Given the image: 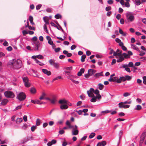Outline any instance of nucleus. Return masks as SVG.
Returning <instances> with one entry per match:
<instances>
[{
	"label": "nucleus",
	"instance_id": "nucleus-1",
	"mask_svg": "<svg viewBox=\"0 0 146 146\" xmlns=\"http://www.w3.org/2000/svg\"><path fill=\"white\" fill-rule=\"evenodd\" d=\"M66 125L68 126L69 129H72V134L73 135H76L78 134L79 131L78 127L76 125H71V122L69 120H67L66 123Z\"/></svg>",
	"mask_w": 146,
	"mask_h": 146
},
{
	"label": "nucleus",
	"instance_id": "nucleus-15",
	"mask_svg": "<svg viewBox=\"0 0 146 146\" xmlns=\"http://www.w3.org/2000/svg\"><path fill=\"white\" fill-rule=\"evenodd\" d=\"M56 141L55 139L52 140L50 142H48L47 144L48 146H51L53 144L56 143Z\"/></svg>",
	"mask_w": 146,
	"mask_h": 146
},
{
	"label": "nucleus",
	"instance_id": "nucleus-35",
	"mask_svg": "<svg viewBox=\"0 0 146 146\" xmlns=\"http://www.w3.org/2000/svg\"><path fill=\"white\" fill-rule=\"evenodd\" d=\"M49 63L50 64L52 65H53L54 63H55V60L54 59H50L49 60Z\"/></svg>",
	"mask_w": 146,
	"mask_h": 146
},
{
	"label": "nucleus",
	"instance_id": "nucleus-19",
	"mask_svg": "<svg viewBox=\"0 0 146 146\" xmlns=\"http://www.w3.org/2000/svg\"><path fill=\"white\" fill-rule=\"evenodd\" d=\"M43 20L44 22L45 23V24H46V25H49V19L47 17H43Z\"/></svg>",
	"mask_w": 146,
	"mask_h": 146
},
{
	"label": "nucleus",
	"instance_id": "nucleus-44",
	"mask_svg": "<svg viewBox=\"0 0 146 146\" xmlns=\"http://www.w3.org/2000/svg\"><path fill=\"white\" fill-rule=\"evenodd\" d=\"M86 55H83L82 56L81 61L82 62H83L85 61V59L86 58Z\"/></svg>",
	"mask_w": 146,
	"mask_h": 146
},
{
	"label": "nucleus",
	"instance_id": "nucleus-46",
	"mask_svg": "<svg viewBox=\"0 0 146 146\" xmlns=\"http://www.w3.org/2000/svg\"><path fill=\"white\" fill-rule=\"evenodd\" d=\"M24 84L25 86L27 87H29L30 86V84L28 81L24 83Z\"/></svg>",
	"mask_w": 146,
	"mask_h": 146
},
{
	"label": "nucleus",
	"instance_id": "nucleus-53",
	"mask_svg": "<svg viewBox=\"0 0 146 146\" xmlns=\"http://www.w3.org/2000/svg\"><path fill=\"white\" fill-rule=\"evenodd\" d=\"M135 2V4L137 5H139L141 4V1H140L139 0H138Z\"/></svg>",
	"mask_w": 146,
	"mask_h": 146
},
{
	"label": "nucleus",
	"instance_id": "nucleus-25",
	"mask_svg": "<svg viewBox=\"0 0 146 146\" xmlns=\"http://www.w3.org/2000/svg\"><path fill=\"white\" fill-rule=\"evenodd\" d=\"M102 74H103V72H101L100 73H97L95 74L94 76L96 78H99V77L100 76H102Z\"/></svg>",
	"mask_w": 146,
	"mask_h": 146
},
{
	"label": "nucleus",
	"instance_id": "nucleus-23",
	"mask_svg": "<svg viewBox=\"0 0 146 146\" xmlns=\"http://www.w3.org/2000/svg\"><path fill=\"white\" fill-rule=\"evenodd\" d=\"M131 48H133V49L138 51L139 52H140L139 48L135 45L133 44H132L131 45Z\"/></svg>",
	"mask_w": 146,
	"mask_h": 146
},
{
	"label": "nucleus",
	"instance_id": "nucleus-31",
	"mask_svg": "<svg viewBox=\"0 0 146 146\" xmlns=\"http://www.w3.org/2000/svg\"><path fill=\"white\" fill-rule=\"evenodd\" d=\"M67 75L68 76L67 77V78L70 80H71L72 79L74 78L75 77L74 76L70 74H69Z\"/></svg>",
	"mask_w": 146,
	"mask_h": 146
},
{
	"label": "nucleus",
	"instance_id": "nucleus-50",
	"mask_svg": "<svg viewBox=\"0 0 146 146\" xmlns=\"http://www.w3.org/2000/svg\"><path fill=\"white\" fill-rule=\"evenodd\" d=\"M111 112L109 110H106L104 111H102L101 112L102 113H103L104 114L110 113Z\"/></svg>",
	"mask_w": 146,
	"mask_h": 146
},
{
	"label": "nucleus",
	"instance_id": "nucleus-47",
	"mask_svg": "<svg viewBox=\"0 0 146 146\" xmlns=\"http://www.w3.org/2000/svg\"><path fill=\"white\" fill-rule=\"evenodd\" d=\"M64 69L66 70H71L72 69V66H70L68 67H66L64 68Z\"/></svg>",
	"mask_w": 146,
	"mask_h": 146
},
{
	"label": "nucleus",
	"instance_id": "nucleus-22",
	"mask_svg": "<svg viewBox=\"0 0 146 146\" xmlns=\"http://www.w3.org/2000/svg\"><path fill=\"white\" fill-rule=\"evenodd\" d=\"M16 62L15 59H13L9 61L8 62V64L9 65H13V64Z\"/></svg>",
	"mask_w": 146,
	"mask_h": 146
},
{
	"label": "nucleus",
	"instance_id": "nucleus-49",
	"mask_svg": "<svg viewBox=\"0 0 146 146\" xmlns=\"http://www.w3.org/2000/svg\"><path fill=\"white\" fill-rule=\"evenodd\" d=\"M95 133H91L89 135V137L90 139L93 138L95 135Z\"/></svg>",
	"mask_w": 146,
	"mask_h": 146
},
{
	"label": "nucleus",
	"instance_id": "nucleus-37",
	"mask_svg": "<svg viewBox=\"0 0 146 146\" xmlns=\"http://www.w3.org/2000/svg\"><path fill=\"white\" fill-rule=\"evenodd\" d=\"M35 62L36 63L38 64L40 66H42L44 65V64L37 60H35Z\"/></svg>",
	"mask_w": 146,
	"mask_h": 146
},
{
	"label": "nucleus",
	"instance_id": "nucleus-60",
	"mask_svg": "<svg viewBox=\"0 0 146 146\" xmlns=\"http://www.w3.org/2000/svg\"><path fill=\"white\" fill-rule=\"evenodd\" d=\"M72 82H73L74 83H75L76 84H79V82L78 81H76L74 80L73 78L71 80Z\"/></svg>",
	"mask_w": 146,
	"mask_h": 146
},
{
	"label": "nucleus",
	"instance_id": "nucleus-3",
	"mask_svg": "<svg viewBox=\"0 0 146 146\" xmlns=\"http://www.w3.org/2000/svg\"><path fill=\"white\" fill-rule=\"evenodd\" d=\"M127 19L128 22H131L134 19V17L132 13L128 12L126 14Z\"/></svg>",
	"mask_w": 146,
	"mask_h": 146
},
{
	"label": "nucleus",
	"instance_id": "nucleus-52",
	"mask_svg": "<svg viewBox=\"0 0 146 146\" xmlns=\"http://www.w3.org/2000/svg\"><path fill=\"white\" fill-rule=\"evenodd\" d=\"M36 126L33 125L32 126L31 128V131H34L35 129L36 128Z\"/></svg>",
	"mask_w": 146,
	"mask_h": 146
},
{
	"label": "nucleus",
	"instance_id": "nucleus-14",
	"mask_svg": "<svg viewBox=\"0 0 146 146\" xmlns=\"http://www.w3.org/2000/svg\"><path fill=\"white\" fill-rule=\"evenodd\" d=\"M42 71L44 74H46L48 76L50 75L51 74V72L46 69H42Z\"/></svg>",
	"mask_w": 146,
	"mask_h": 146
},
{
	"label": "nucleus",
	"instance_id": "nucleus-4",
	"mask_svg": "<svg viewBox=\"0 0 146 146\" xmlns=\"http://www.w3.org/2000/svg\"><path fill=\"white\" fill-rule=\"evenodd\" d=\"M17 98L20 101H23L26 98V95L24 93L21 92L17 95Z\"/></svg>",
	"mask_w": 146,
	"mask_h": 146
},
{
	"label": "nucleus",
	"instance_id": "nucleus-42",
	"mask_svg": "<svg viewBox=\"0 0 146 146\" xmlns=\"http://www.w3.org/2000/svg\"><path fill=\"white\" fill-rule=\"evenodd\" d=\"M142 107L140 105H137L135 108V110H139L141 109Z\"/></svg>",
	"mask_w": 146,
	"mask_h": 146
},
{
	"label": "nucleus",
	"instance_id": "nucleus-39",
	"mask_svg": "<svg viewBox=\"0 0 146 146\" xmlns=\"http://www.w3.org/2000/svg\"><path fill=\"white\" fill-rule=\"evenodd\" d=\"M53 66L56 68L58 69L59 67V65L58 63H55Z\"/></svg>",
	"mask_w": 146,
	"mask_h": 146
},
{
	"label": "nucleus",
	"instance_id": "nucleus-58",
	"mask_svg": "<svg viewBox=\"0 0 146 146\" xmlns=\"http://www.w3.org/2000/svg\"><path fill=\"white\" fill-rule=\"evenodd\" d=\"M123 96L124 97H126L130 95V94L128 92H125L123 94Z\"/></svg>",
	"mask_w": 146,
	"mask_h": 146
},
{
	"label": "nucleus",
	"instance_id": "nucleus-21",
	"mask_svg": "<svg viewBox=\"0 0 146 146\" xmlns=\"http://www.w3.org/2000/svg\"><path fill=\"white\" fill-rule=\"evenodd\" d=\"M63 53L65 54H66L67 56L70 57L72 56V54L71 53H68V52L66 50H64L63 51Z\"/></svg>",
	"mask_w": 146,
	"mask_h": 146
},
{
	"label": "nucleus",
	"instance_id": "nucleus-43",
	"mask_svg": "<svg viewBox=\"0 0 146 146\" xmlns=\"http://www.w3.org/2000/svg\"><path fill=\"white\" fill-rule=\"evenodd\" d=\"M133 64L132 62H129L128 64H127V66L131 67H133Z\"/></svg>",
	"mask_w": 146,
	"mask_h": 146
},
{
	"label": "nucleus",
	"instance_id": "nucleus-20",
	"mask_svg": "<svg viewBox=\"0 0 146 146\" xmlns=\"http://www.w3.org/2000/svg\"><path fill=\"white\" fill-rule=\"evenodd\" d=\"M84 72V68H81L80 71L78 72L77 75L79 76H80L82 75V74Z\"/></svg>",
	"mask_w": 146,
	"mask_h": 146
},
{
	"label": "nucleus",
	"instance_id": "nucleus-34",
	"mask_svg": "<svg viewBox=\"0 0 146 146\" xmlns=\"http://www.w3.org/2000/svg\"><path fill=\"white\" fill-rule=\"evenodd\" d=\"M30 91L32 94H34L36 92V90L34 88H32L30 89Z\"/></svg>",
	"mask_w": 146,
	"mask_h": 146
},
{
	"label": "nucleus",
	"instance_id": "nucleus-48",
	"mask_svg": "<svg viewBox=\"0 0 146 146\" xmlns=\"http://www.w3.org/2000/svg\"><path fill=\"white\" fill-rule=\"evenodd\" d=\"M23 81L24 83L28 81V79L27 77H25L23 78Z\"/></svg>",
	"mask_w": 146,
	"mask_h": 146
},
{
	"label": "nucleus",
	"instance_id": "nucleus-16",
	"mask_svg": "<svg viewBox=\"0 0 146 146\" xmlns=\"http://www.w3.org/2000/svg\"><path fill=\"white\" fill-rule=\"evenodd\" d=\"M60 107L62 110H66L68 108V106L66 104H63L61 105Z\"/></svg>",
	"mask_w": 146,
	"mask_h": 146
},
{
	"label": "nucleus",
	"instance_id": "nucleus-8",
	"mask_svg": "<svg viewBox=\"0 0 146 146\" xmlns=\"http://www.w3.org/2000/svg\"><path fill=\"white\" fill-rule=\"evenodd\" d=\"M123 102L119 103V108H127L129 107L130 106L129 105H125Z\"/></svg>",
	"mask_w": 146,
	"mask_h": 146
},
{
	"label": "nucleus",
	"instance_id": "nucleus-17",
	"mask_svg": "<svg viewBox=\"0 0 146 146\" xmlns=\"http://www.w3.org/2000/svg\"><path fill=\"white\" fill-rule=\"evenodd\" d=\"M47 40H48V43L50 45H51L53 43V41H52L51 37L49 36H46Z\"/></svg>",
	"mask_w": 146,
	"mask_h": 146
},
{
	"label": "nucleus",
	"instance_id": "nucleus-2",
	"mask_svg": "<svg viewBox=\"0 0 146 146\" xmlns=\"http://www.w3.org/2000/svg\"><path fill=\"white\" fill-rule=\"evenodd\" d=\"M114 56H116V58H117V62L118 63L121 62L124 59V57L122 54H121V52L118 53L114 52Z\"/></svg>",
	"mask_w": 146,
	"mask_h": 146
},
{
	"label": "nucleus",
	"instance_id": "nucleus-33",
	"mask_svg": "<svg viewBox=\"0 0 146 146\" xmlns=\"http://www.w3.org/2000/svg\"><path fill=\"white\" fill-rule=\"evenodd\" d=\"M41 122V121L39 119H37L36 121V125L37 126L39 125Z\"/></svg>",
	"mask_w": 146,
	"mask_h": 146
},
{
	"label": "nucleus",
	"instance_id": "nucleus-12",
	"mask_svg": "<svg viewBox=\"0 0 146 146\" xmlns=\"http://www.w3.org/2000/svg\"><path fill=\"white\" fill-rule=\"evenodd\" d=\"M127 64H125L123 65L122 67L123 68H125V70L128 72H130L131 70L128 67Z\"/></svg>",
	"mask_w": 146,
	"mask_h": 146
},
{
	"label": "nucleus",
	"instance_id": "nucleus-13",
	"mask_svg": "<svg viewBox=\"0 0 146 146\" xmlns=\"http://www.w3.org/2000/svg\"><path fill=\"white\" fill-rule=\"evenodd\" d=\"M125 80H126L125 78L124 77H120L119 78H117V82L118 83H120L122 81H124Z\"/></svg>",
	"mask_w": 146,
	"mask_h": 146
},
{
	"label": "nucleus",
	"instance_id": "nucleus-56",
	"mask_svg": "<svg viewBox=\"0 0 146 146\" xmlns=\"http://www.w3.org/2000/svg\"><path fill=\"white\" fill-rule=\"evenodd\" d=\"M44 29L45 31L46 32H48V31L47 30V27L46 26V24H44Z\"/></svg>",
	"mask_w": 146,
	"mask_h": 146
},
{
	"label": "nucleus",
	"instance_id": "nucleus-55",
	"mask_svg": "<svg viewBox=\"0 0 146 146\" xmlns=\"http://www.w3.org/2000/svg\"><path fill=\"white\" fill-rule=\"evenodd\" d=\"M143 82L144 84H146V76H144L143 77Z\"/></svg>",
	"mask_w": 146,
	"mask_h": 146
},
{
	"label": "nucleus",
	"instance_id": "nucleus-40",
	"mask_svg": "<svg viewBox=\"0 0 146 146\" xmlns=\"http://www.w3.org/2000/svg\"><path fill=\"white\" fill-rule=\"evenodd\" d=\"M40 44L39 43H37L35 45L36 48L35 50L38 51L39 50V48L40 46Z\"/></svg>",
	"mask_w": 146,
	"mask_h": 146
},
{
	"label": "nucleus",
	"instance_id": "nucleus-29",
	"mask_svg": "<svg viewBox=\"0 0 146 146\" xmlns=\"http://www.w3.org/2000/svg\"><path fill=\"white\" fill-rule=\"evenodd\" d=\"M29 20L32 25H33L34 24V23L33 22V18L32 16H29Z\"/></svg>",
	"mask_w": 146,
	"mask_h": 146
},
{
	"label": "nucleus",
	"instance_id": "nucleus-24",
	"mask_svg": "<svg viewBox=\"0 0 146 146\" xmlns=\"http://www.w3.org/2000/svg\"><path fill=\"white\" fill-rule=\"evenodd\" d=\"M119 33L123 36H125L126 35L127 33H125L120 28H119Z\"/></svg>",
	"mask_w": 146,
	"mask_h": 146
},
{
	"label": "nucleus",
	"instance_id": "nucleus-9",
	"mask_svg": "<svg viewBox=\"0 0 146 146\" xmlns=\"http://www.w3.org/2000/svg\"><path fill=\"white\" fill-rule=\"evenodd\" d=\"M32 137H27L24 138L21 141V143L22 144H24L27 141H29L31 139H32Z\"/></svg>",
	"mask_w": 146,
	"mask_h": 146
},
{
	"label": "nucleus",
	"instance_id": "nucleus-30",
	"mask_svg": "<svg viewBox=\"0 0 146 146\" xmlns=\"http://www.w3.org/2000/svg\"><path fill=\"white\" fill-rule=\"evenodd\" d=\"M23 120L21 118H17L16 120V123L19 124L23 121Z\"/></svg>",
	"mask_w": 146,
	"mask_h": 146
},
{
	"label": "nucleus",
	"instance_id": "nucleus-63",
	"mask_svg": "<svg viewBox=\"0 0 146 146\" xmlns=\"http://www.w3.org/2000/svg\"><path fill=\"white\" fill-rule=\"evenodd\" d=\"M64 133V131L63 129L59 131V133L61 135L63 134Z\"/></svg>",
	"mask_w": 146,
	"mask_h": 146
},
{
	"label": "nucleus",
	"instance_id": "nucleus-38",
	"mask_svg": "<svg viewBox=\"0 0 146 146\" xmlns=\"http://www.w3.org/2000/svg\"><path fill=\"white\" fill-rule=\"evenodd\" d=\"M92 97V98L91 100V102H95L97 100L96 98L94 95V96Z\"/></svg>",
	"mask_w": 146,
	"mask_h": 146
},
{
	"label": "nucleus",
	"instance_id": "nucleus-10",
	"mask_svg": "<svg viewBox=\"0 0 146 146\" xmlns=\"http://www.w3.org/2000/svg\"><path fill=\"white\" fill-rule=\"evenodd\" d=\"M88 73L90 76H92L94 75L96 72L95 70L93 69H90L88 71Z\"/></svg>",
	"mask_w": 146,
	"mask_h": 146
},
{
	"label": "nucleus",
	"instance_id": "nucleus-59",
	"mask_svg": "<svg viewBox=\"0 0 146 146\" xmlns=\"http://www.w3.org/2000/svg\"><path fill=\"white\" fill-rule=\"evenodd\" d=\"M125 78L126 79V80H131V76H125Z\"/></svg>",
	"mask_w": 146,
	"mask_h": 146
},
{
	"label": "nucleus",
	"instance_id": "nucleus-51",
	"mask_svg": "<svg viewBox=\"0 0 146 146\" xmlns=\"http://www.w3.org/2000/svg\"><path fill=\"white\" fill-rule=\"evenodd\" d=\"M62 77L60 76H58L56 77V78H54L52 80V82H53L55 80H56L58 79H61Z\"/></svg>",
	"mask_w": 146,
	"mask_h": 146
},
{
	"label": "nucleus",
	"instance_id": "nucleus-62",
	"mask_svg": "<svg viewBox=\"0 0 146 146\" xmlns=\"http://www.w3.org/2000/svg\"><path fill=\"white\" fill-rule=\"evenodd\" d=\"M99 90L97 89L94 90V93L96 95L99 94Z\"/></svg>",
	"mask_w": 146,
	"mask_h": 146
},
{
	"label": "nucleus",
	"instance_id": "nucleus-28",
	"mask_svg": "<svg viewBox=\"0 0 146 146\" xmlns=\"http://www.w3.org/2000/svg\"><path fill=\"white\" fill-rule=\"evenodd\" d=\"M8 102V100L7 99H4L2 101L1 104V105H6Z\"/></svg>",
	"mask_w": 146,
	"mask_h": 146
},
{
	"label": "nucleus",
	"instance_id": "nucleus-32",
	"mask_svg": "<svg viewBox=\"0 0 146 146\" xmlns=\"http://www.w3.org/2000/svg\"><path fill=\"white\" fill-rule=\"evenodd\" d=\"M46 94L45 93L43 92L42 93V95L40 97L39 99L40 100H42L44 99L45 98V96H46Z\"/></svg>",
	"mask_w": 146,
	"mask_h": 146
},
{
	"label": "nucleus",
	"instance_id": "nucleus-41",
	"mask_svg": "<svg viewBox=\"0 0 146 146\" xmlns=\"http://www.w3.org/2000/svg\"><path fill=\"white\" fill-rule=\"evenodd\" d=\"M36 57L37 58L39 59H43L44 58V56L41 54L36 55Z\"/></svg>",
	"mask_w": 146,
	"mask_h": 146
},
{
	"label": "nucleus",
	"instance_id": "nucleus-54",
	"mask_svg": "<svg viewBox=\"0 0 146 146\" xmlns=\"http://www.w3.org/2000/svg\"><path fill=\"white\" fill-rule=\"evenodd\" d=\"M27 25H25V27H28L29 29L30 30L32 29V27H31V26H29V22L28 21L27 22Z\"/></svg>",
	"mask_w": 146,
	"mask_h": 146
},
{
	"label": "nucleus",
	"instance_id": "nucleus-11",
	"mask_svg": "<svg viewBox=\"0 0 146 146\" xmlns=\"http://www.w3.org/2000/svg\"><path fill=\"white\" fill-rule=\"evenodd\" d=\"M106 144V142L105 141H102L101 142L98 143L97 146H104Z\"/></svg>",
	"mask_w": 146,
	"mask_h": 146
},
{
	"label": "nucleus",
	"instance_id": "nucleus-18",
	"mask_svg": "<svg viewBox=\"0 0 146 146\" xmlns=\"http://www.w3.org/2000/svg\"><path fill=\"white\" fill-rule=\"evenodd\" d=\"M58 103L61 104H67V101L64 99H62L60 100L59 102Z\"/></svg>",
	"mask_w": 146,
	"mask_h": 146
},
{
	"label": "nucleus",
	"instance_id": "nucleus-7",
	"mask_svg": "<svg viewBox=\"0 0 146 146\" xmlns=\"http://www.w3.org/2000/svg\"><path fill=\"white\" fill-rule=\"evenodd\" d=\"M17 65L16 67H14L16 69H19L22 66V61L20 59H17L16 61Z\"/></svg>",
	"mask_w": 146,
	"mask_h": 146
},
{
	"label": "nucleus",
	"instance_id": "nucleus-64",
	"mask_svg": "<svg viewBox=\"0 0 146 146\" xmlns=\"http://www.w3.org/2000/svg\"><path fill=\"white\" fill-rule=\"evenodd\" d=\"M121 15L120 14H118L116 17V18L118 20L121 17Z\"/></svg>",
	"mask_w": 146,
	"mask_h": 146
},
{
	"label": "nucleus",
	"instance_id": "nucleus-45",
	"mask_svg": "<svg viewBox=\"0 0 146 146\" xmlns=\"http://www.w3.org/2000/svg\"><path fill=\"white\" fill-rule=\"evenodd\" d=\"M54 17L56 19H58L59 18H60L61 17V16L60 14H57L55 15Z\"/></svg>",
	"mask_w": 146,
	"mask_h": 146
},
{
	"label": "nucleus",
	"instance_id": "nucleus-27",
	"mask_svg": "<svg viewBox=\"0 0 146 146\" xmlns=\"http://www.w3.org/2000/svg\"><path fill=\"white\" fill-rule=\"evenodd\" d=\"M122 54L123 57H124V59L125 58H130V56H129V55L125 53H124Z\"/></svg>",
	"mask_w": 146,
	"mask_h": 146
},
{
	"label": "nucleus",
	"instance_id": "nucleus-36",
	"mask_svg": "<svg viewBox=\"0 0 146 146\" xmlns=\"http://www.w3.org/2000/svg\"><path fill=\"white\" fill-rule=\"evenodd\" d=\"M98 88L100 90H102L104 87V86L101 83H100L98 84Z\"/></svg>",
	"mask_w": 146,
	"mask_h": 146
},
{
	"label": "nucleus",
	"instance_id": "nucleus-5",
	"mask_svg": "<svg viewBox=\"0 0 146 146\" xmlns=\"http://www.w3.org/2000/svg\"><path fill=\"white\" fill-rule=\"evenodd\" d=\"M4 94L5 96L7 98H13L15 96L13 93L12 92L9 91L5 92Z\"/></svg>",
	"mask_w": 146,
	"mask_h": 146
},
{
	"label": "nucleus",
	"instance_id": "nucleus-6",
	"mask_svg": "<svg viewBox=\"0 0 146 146\" xmlns=\"http://www.w3.org/2000/svg\"><path fill=\"white\" fill-rule=\"evenodd\" d=\"M94 89L92 88H91L89 91H87V93L90 97H92L94 96L93 93H94Z\"/></svg>",
	"mask_w": 146,
	"mask_h": 146
},
{
	"label": "nucleus",
	"instance_id": "nucleus-57",
	"mask_svg": "<svg viewBox=\"0 0 146 146\" xmlns=\"http://www.w3.org/2000/svg\"><path fill=\"white\" fill-rule=\"evenodd\" d=\"M56 101V100L55 98H53L52 99H51V100L50 101L51 103L52 104H55Z\"/></svg>",
	"mask_w": 146,
	"mask_h": 146
},
{
	"label": "nucleus",
	"instance_id": "nucleus-26",
	"mask_svg": "<svg viewBox=\"0 0 146 146\" xmlns=\"http://www.w3.org/2000/svg\"><path fill=\"white\" fill-rule=\"evenodd\" d=\"M146 135V133H143L140 137V140L144 141Z\"/></svg>",
	"mask_w": 146,
	"mask_h": 146
},
{
	"label": "nucleus",
	"instance_id": "nucleus-61",
	"mask_svg": "<svg viewBox=\"0 0 146 146\" xmlns=\"http://www.w3.org/2000/svg\"><path fill=\"white\" fill-rule=\"evenodd\" d=\"M125 6L127 7H130V4L128 2H126L125 4Z\"/></svg>",
	"mask_w": 146,
	"mask_h": 146
}]
</instances>
